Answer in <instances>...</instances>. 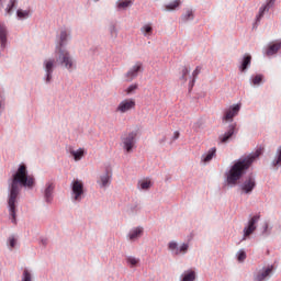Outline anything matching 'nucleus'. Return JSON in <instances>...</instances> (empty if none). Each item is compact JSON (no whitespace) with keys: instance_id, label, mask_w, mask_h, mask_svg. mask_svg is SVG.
Wrapping results in <instances>:
<instances>
[{"instance_id":"1","label":"nucleus","mask_w":281,"mask_h":281,"mask_svg":"<svg viewBox=\"0 0 281 281\" xmlns=\"http://www.w3.org/2000/svg\"><path fill=\"white\" fill-rule=\"evenodd\" d=\"M34 186V178L27 175L26 166L21 165L16 170V173L13 175V179H11V184L9 188V214L11 216V222L16 224V198L19 196V192L21 187H33Z\"/></svg>"},{"instance_id":"2","label":"nucleus","mask_w":281,"mask_h":281,"mask_svg":"<svg viewBox=\"0 0 281 281\" xmlns=\"http://www.w3.org/2000/svg\"><path fill=\"white\" fill-rule=\"evenodd\" d=\"M263 153V148L260 147L256 149L255 153L235 161V164L229 168L228 176L226 177V181L229 186H236L237 181L241 179L249 167L255 162V160L260 157Z\"/></svg>"},{"instance_id":"3","label":"nucleus","mask_w":281,"mask_h":281,"mask_svg":"<svg viewBox=\"0 0 281 281\" xmlns=\"http://www.w3.org/2000/svg\"><path fill=\"white\" fill-rule=\"evenodd\" d=\"M56 65L68 69V71H72L74 69H76V63L74 61V58H71V55H69V52L64 48H56V60L45 59V61L43 63V66L45 67V72L47 74V78L45 79L46 82L50 81L53 69Z\"/></svg>"},{"instance_id":"4","label":"nucleus","mask_w":281,"mask_h":281,"mask_svg":"<svg viewBox=\"0 0 281 281\" xmlns=\"http://www.w3.org/2000/svg\"><path fill=\"white\" fill-rule=\"evenodd\" d=\"M136 146V133L132 132L122 137V147L126 153H131Z\"/></svg>"},{"instance_id":"5","label":"nucleus","mask_w":281,"mask_h":281,"mask_svg":"<svg viewBox=\"0 0 281 281\" xmlns=\"http://www.w3.org/2000/svg\"><path fill=\"white\" fill-rule=\"evenodd\" d=\"M260 220V215H255L248 220V225L243 229V240L248 238L256 231V224Z\"/></svg>"},{"instance_id":"6","label":"nucleus","mask_w":281,"mask_h":281,"mask_svg":"<svg viewBox=\"0 0 281 281\" xmlns=\"http://www.w3.org/2000/svg\"><path fill=\"white\" fill-rule=\"evenodd\" d=\"M71 193L74 194V200L79 202L85 193L81 180H74L71 182Z\"/></svg>"},{"instance_id":"7","label":"nucleus","mask_w":281,"mask_h":281,"mask_svg":"<svg viewBox=\"0 0 281 281\" xmlns=\"http://www.w3.org/2000/svg\"><path fill=\"white\" fill-rule=\"evenodd\" d=\"M136 108V101L134 99H124L119 103V106L116 108V112L120 113H126L132 111V109Z\"/></svg>"},{"instance_id":"8","label":"nucleus","mask_w":281,"mask_h":281,"mask_svg":"<svg viewBox=\"0 0 281 281\" xmlns=\"http://www.w3.org/2000/svg\"><path fill=\"white\" fill-rule=\"evenodd\" d=\"M239 110H240L239 104H235V105H232L229 109H226L224 111V115L222 116V121L232 122V120H234V117H236L237 114L239 113Z\"/></svg>"},{"instance_id":"9","label":"nucleus","mask_w":281,"mask_h":281,"mask_svg":"<svg viewBox=\"0 0 281 281\" xmlns=\"http://www.w3.org/2000/svg\"><path fill=\"white\" fill-rule=\"evenodd\" d=\"M168 249L176 256L184 255L187 251H189V244H182L181 246H178L176 241H171L168 244Z\"/></svg>"},{"instance_id":"10","label":"nucleus","mask_w":281,"mask_h":281,"mask_svg":"<svg viewBox=\"0 0 281 281\" xmlns=\"http://www.w3.org/2000/svg\"><path fill=\"white\" fill-rule=\"evenodd\" d=\"M237 124H229L228 125V131L224 134H222L221 136H218V142H221V144H226L228 143V140L232 138V136H234L237 132Z\"/></svg>"},{"instance_id":"11","label":"nucleus","mask_w":281,"mask_h":281,"mask_svg":"<svg viewBox=\"0 0 281 281\" xmlns=\"http://www.w3.org/2000/svg\"><path fill=\"white\" fill-rule=\"evenodd\" d=\"M144 64L137 61L132 68H130L128 72H126V81L131 82L134 78L137 77V74L142 71Z\"/></svg>"},{"instance_id":"12","label":"nucleus","mask_w":281,"mask_h":281,"mask_svg":"<svg viewBox=\"0 0 281 281\" xmlns=\"http://www.w3.org/2000/svg\"><path fill=\"white\" fill-rule=\"evenodd\" d=\"M274 3H276V0H268V3L263 4V7H261L260 10L258 11V15L256 16V22H260L263 14L266 12H269V9L273 8Z\"/></svg>"},{"instance_id":"13","label":"nucleus","mask_w":281,"mask_h":281,"mask_svg":"<svg viewBox=\"0 0 281 281\" xmlns=\"http://www.w3.org/2000/svg\"><path fill=\"white\" fill-rule=\"evenodd\" d=\"M255 187H256L255 179L249 177L247 180H245V182H243L241 190L243 192L249 194L250 192H252Z\"/></svg>"},{"instance_id":"14","label":"nucleus","mask_w":281,"mask_h":281,"mask_svg":"<svg viewBox=\"0 0 281 281\" xmlns=\"http://www.w3.org/2000/svg\"><path fill=\"white\" fill-rule=\"evenodd\" d=\"M0 44L2 48H5L8 44V29L2 23H0Z\"/></svg>"},{"instance_id":"15","label":"nucleus","mask_w":281,"mask_h":281,"mask_svg":"<svg viewBox=\"0 0 281 281\" xmlns=\"http://www.w3.org/2000/svg\"><path fill=\"white\" fill-rule=\"evenodd\" d=\"M281 49V41L276 42V44H271L268 46V49H266V56L271 57L277 54Z\"/></svg>"},{"instance_id":"16","label":"nucleus","mask_w":281,"mask_h":281,"mask_svg":"<svg viewBox=\"0 0 281 281\" xmlns=\"http://www.w3.org/2000/svg\"><path fill=\"white\" fill-rule=\"evenodd\" d=\"M143 234H144V228L137 227V228L130 231L128 238H130V240L134 241V240L138 239L139 237H142Z\"/></svg>"},{"instance_id":"17","label":"nucleus","mask_w":281,"mask_h":281,"mask_svg":"<svg viewBox=\"0 0 281 281\" xmlns=\"http://www.w3.org/2000/svg\"><path fill=\"white\" fill-rule=\"evenodd\" d=\"M216 155V148H211L209 151L202 156V162L207 164L210 162Z\"/></svg>"},{"instance_id":"18","label":"nucleus","mask_w":281,"mask_h":281,"mask_svg":"<svg viewBox=\"0 0 281 281\" xmlns=\"http://www.w3.org/2000/svg\"><path fill=\"white\" fill-rule=\"evenodd\" d=\"M181 7V0H176L171 3H168L166 5H164V11L166 12H172L176 11L177 8Z\"/></svg>"},{"instance_id":"19","label":"nucleus","mask_w":281,"mask_h":281,"mask_svg":"<svg viewBox=\"0 0 281 281\" xmlns=\"http://www.w3.org/2000/svg\"><path fill=\"white\" fill-rule=\"evenodd\" d=\"M132 7V0H119L116 1V9L120 11L126 10Z\"/></svg>"},{"instance_id":"20","label":"nucleus","mask_w":281,"mask_h":281,"mask_svg":"<svg viewBox=\"0 0 281 281\" xmlns=\"http://www.w3.org/2000/svg\"><path fill=\"white\" fill-rule=\"evenodd\" d=\"M271 271H273V266L266 268V270H263V272L256 276L255 281H263L266 278L269 277V274H271Z\"/></svg>"},{"instance_id":"21","label":"nucleus","mask_w":281,"mask_h":281,"mask_svg":"<svg viewBox=\"0 0 281 281\" xmlns=\"http://www.w3.org/2000/svg\"><path fill=\"white\" fill-rule=\"evenodd\" d=\"M55 190V184L48 182L47 188H45V201L50 202L53 191Z\"/></svg>"},{"instance_id":"22","label":"nucleus","mask_w":281,"mask_h":281,"mask_svg":"<svg viewBox=\"0 0 281 281\" xmlns=\"http://www.w3.org/2000/svg\"><path fill=\"white\" fill-rule=\"evenodd\" d=\"M250 60L251 57L250 55H245L241 59V66H239V69L241 70V72H244L245 70H247V68L250 66Z\"/></svg>"},{"instance_id":"23","label":"nucleus","mask_w":281,"mask_h":281,"mask_svg":"<svg viewBox=\"0 0 281 281\" xmlns=\"http://www.w3.org/2000/svg\"><path fill=\"white\" fill-rule=\"evenodd\" d=\"M196 280V272L189 270L182 274V281H194Z\"/></svg>"},{"instance_id":"24","label":"nucleus","mask_w":281,"mask_h":281,"mask_svg":"<svg viewBox=\"0 0 281 281\" xmlns=\"http://www.w3.org/2000/svg\"><path fill=\"white\" fill-rule=\"evenodd\" d=\"M202 71V67L198 66L195 67L194 71L192 72V81L189 83V88L192 89L194 87V83L196 82V77Z\"/></svg>"},{"instance_id":"25","label":"nucleus","mask_w":281,"mask_h":281,"mask_svg":"<svg viewBox=\"0 0 281 281\" xmlns=\"http://www.w3.org/2000/svg\"><path fill=\"white\" fill-rule=\"evenodd\" d=\"M71 156H74L75 161H80L82 156L85 155V151L80 148L77 150L69 151Z\"/></svg>"},{"instance_id":"26","label":"nucleus","mask_w":281,"mask_h":281,"mask_svg":"<svg viewBox=\"0 0 281 281\" xmlns=\"http://www.w3.org/2000/svg\"><path fill=\"white\" fill-rule=\"evenodd\" d=\"M30 16V11L29 10H16V18L21 19V20H24V19H29Z\"/></svg>"},{"instance_id":"27","label":"nucleus","mask_w":281,"mask_h":281,"mask_svg":"<svg viewBox=\"0 0 281 281\" xmlns=\"http://www.w3.org/2000/svg\"><path fill=\"white\" fill-rule=\"evenodd\" d=\"M273 167H281V146L277 149L276 160L272 162Z\"/></svg>"},{"instance_id":"28","label":"nucleus","mask_w":281,"mask_h":281,"mask_svg":"<svg viewBox=\"0 0 281 281\" xmlns=\"http://www.w3.org/2000/svg\"><path fill=\"white\" fill-rule=\"evenodd\" d=\"M142 34H143L144 36H148V35H150V34H153V27L150 26V24H145V25H143V27H142Z\"/></svg>"},{"instance_id":"29","label":"nucleus","mask_w":281,"mask_h":281,"mask_svg":"<svg viewBox=\"0 0 281 281\" xmlns=\"http://www.w3.org/2000/svg\"><path fill=\"white\" fill-rule=\"evenodd\" d=\"M190 69L188 67H182L181 70V81L182 83H186L188 81L187 76H189Z\"/></svg>"},{"instance_id":"30","label":"nucleus","mask_w":281,"mask_h":281,"mask_svg":"<svg viewBox=\"0 0 281 281\" xmlns=\"http://www.w3.org/2000/svg\"><path fill=\"white\" fill-rule=\"evenodd\" d=\"M126 263H128L131 268H134V267H137V265L139 263V259L134 257H128L126 258Z\"/></svg>"},{"instance_id":"31","label":"nucleus","mask_w":281,"mask_h":281,"mask_svg":"<svg viewBox=\"0 0 281 281\" xmlns=\"http://www.w3.org/2000/svg\"><path fill=\"white\" fill-rule=\"evenodd\" d=\"M66 38H68V33L66 31L60 32V45L56 49H63V45L66 42Z\"/></svg>"},{"instance_id":"32","label":"nucleus","mask_w":281,"mask_h":281,"mask_svg":"<svg viewBox=\"0 0 281 281\" xmlns=\"http://www.w3.org/2000/svg\"><path fill=\"white\" fill-rule=\"evenodd\" d=\"M15 5H16V0H9V4L5 8V13L11 14V11L13 10V8H15Z\"/></svg>"},{"instance_id":"33","label":"nucleus","mask_w":281,"mask_h":281,"mask_svg":"<svg viewBox=\"0 0 281 281\" xmlns=\"http://www.w3.org/2000/svg\"><path fill=\"white\" fill-rule=\"evenodd\" d=\"M100 182H101V187L108 186V183H110V175L105 173V175L101 176Z\"/></svg>"},{"instance_id":"34","label":"nucleus","mask_w":281,"mask_h":281,"mask_svg":"<svg viewBox=\"0 0 281 281\" xmlns=\"http://www.w3.org/2000/svg\"><path fill=\"white\" fill-rule=\"evenodd\" d=\"M139 188L142 190H149V188H150V180H142L139 182Z\"/></svg>"},{"instance_id":"35","label":"nucleus","mask_w":281,"mask_h":281,"mask_svg":"<svg viewBox=\"0 0 281 281\" xmlns=\"http://www.w3.org/2000/svg\"><path fill=\"white\" fill-rule=\"evenodd\" d=\"M192 10H187V12L184 14H182V21L187 22V21H190L192 20Z\"/></svg>"},{"instance_id":"36","label":"nucleus","mask_w":281,"mask_h":281,"mask_svg":"<svg viewBox=\"0 0 281 281\" xmlns=\"http://www.w3.org/2000/svg\"><path fill=\"white\" fill-rule=\"evenodd\" d=\"M262 75H256L255 77H252V85L259 86L260 83H262Z\"/></svg>"},{"instance_id":"37","label":"nucleus","mask_w":281,"mask_h":281,"mask_svg":"<svg viewBox=\"0 0 281 281\" xmlns=\"http://www.w3.org/2000/svg\"><path fill=\"white\" fill-rule=\"evenodd\" d=\"M22 281H32V276L26 269L22 272Z\"/></svg>"},{"instance_id":"38","label":"nucleus","mask_w":281,"mask_h":281,"mask_svg":"<svg viewBox=\"0 0 281 281\" xmlns=\"http://www.w3.org/2000/svg\"><path fill=\"white\" fill-rule=\"evenodd\" d=\"M245 259H247V255L245 254V251L240 250L238 254H237V260L239 262H243L245 261Z\"/></svg>"},{"instance_id":"39","label":"nucleus","mask_w":281,"mask_h":281,"mask_svg":"<svg viewBox=\"0 0 281 281\" xmlns=\"http://www.w3.org/2000/svg\"><path fill=\"white\" fill-rule=\"evenodd\" d=\"M136 90H137V85L136 83L132 85V86L128 87V89H126V94H131Z\"/></svg>"},{"instance_id":"40","label":"nucleus","mask_w":281,"mask_h":281,"mask_svg":"<svg viewBox=\"0 0 281 281\" xmlns=\"http://www.w3.org/2000/svg\"><path fill=\"white\" fill-rule=\"evenodd\" d=\"M15 245H16V240H15V238L10 237V238H9V247H11V248H15Z\"/></svg>"},{"instance_id":"41","label":"nucleus","mask_w":281,"mask_h":281,"mask_svg":"<svg viewBox=\"0 0 281 281\" xmlns=\"http://www.w3.org/2000/svg\"><path fill=\"white\" fill-rule=\"evenodd\" d=\"M179 138V132L173 133V139H178Z\"/></svg>"},{"instance_id":"42","label":"nucleus","mask_w":281,"mask_h":281,"mask_svg":"<svg viewBox=\"0 0 281 281\" xmlns=\"http://www.w3.org/2000/svg\"><path fill=\"white\" fill-rule=\"evenodd\" d=\"M0 10H2V0H0Z\"/></svg>"},{"instance_id":"43","label":"nucleus","mask_w":281,"mask_h":281,"mask_svg":"<svg viewBox=\"0 0 281 281\" xmlns=\"http://www.w3.org/2000/svg\"><path fill=\"white\" fill-rule=\"evenodd\" d=\"M0 108H2V102H0Z\"/></svg>"},{"instance_id":"44","label":"nucleus","mask_w":281,"mask_h":281,"mask_svg":"<svg viewBox=\"0 0 281 281\" xmlns=\"http://www.w3.org/2000/svg\"><path fill=\"white\" fill-rule=\"evenodd\" d=\"M265 227L268 228V225H266Z\"/></svg>"}]
</instances>
